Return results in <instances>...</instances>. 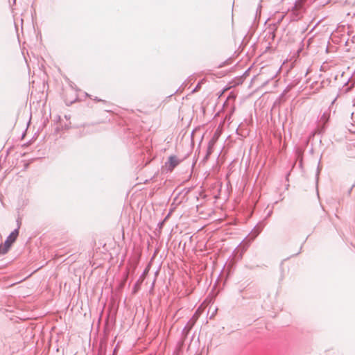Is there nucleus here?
Segmentation results:
<instances>
[{
    "mask_svg": "<svg viewBox=\"0 0 355 355\" xmlns=\"http://www.w3.org/2000/svg\"><path fill=\"white\" fill-rule=\"evenodd\" d=\"M19 230H15L8 236L4 243L0 245V254H6L17 239Z\"/></svg>",
    "mask_w": 355,
    "mask_h": 355,
    "instance_id": "1",
    "label": "nucleus"
},
{
    "mask_svg": "<svg viewBox=\"0 0 355 355\" xmlns=\"http://www.w3.org/2000/svg\"><path fill=\"white\" fill-rule=\"evenodd\" d=\"M180 163V160L175 155H171L168 157V160L165 163V166L168 171H172L173 168Z\"/></svg>",
    "mask_w": 355,
    "mask_h": 355,
    "instance_id": "2",
    "label": "nucleus"
}]
</instances>
